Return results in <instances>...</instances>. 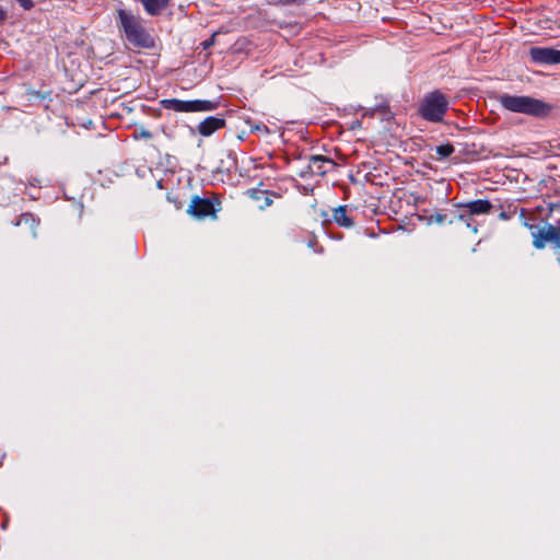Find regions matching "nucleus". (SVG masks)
I'll return each instance as SVG.
<instances>
[{"label":"nucleus","instance_id":"f257e3e1","mask_svg":"<svg viewBox=\"0 0 560 560\" xmlns=\"http://www.w3.org/2000/svg\"><path fill=\"white\" fill-rule=\"evenodd\" d=\"M498 103L509 112L533 116L545 115L549 109L544 102L525 95L504 93L498 96Z\"/></svg>","mask_w":560,"mask_h":560},{"label":"nucleus","instance_id":"f03ea898","mask_svg":"<svg viewBox=\"0 0 560 560\" xmlns=\"http://www.w3.org/2000/svg\"><path fill=\"white\" fill-rule=\"evenodd\" d=\"M117 13L121 28L130 44L141 48H150L154 45L153 38L136 15L122 9L118 10Z\"/></svg>","mask_w":560,"mask_h":560},{"label":"nucleus","instance_id":"7ed1b4c3","mask_svg":"<svg viewBox=\"0 0 560 560\" xmlns=\"http://www.w3.org/2000/svg\"><path fill=\"white\" fill-rule=\"evenodd\" d=\"M448 109V100L441 91H433L422 98L419 105L420 116L430 122H441Z\"/></svg>","mask_w":560,"mask_h":560},{"label":"nucleus","instance_id":"20e7f679","mask_svg":"<svg viewBox=\"0 0 560 560\" xmlns=\"http://www.w3.org/2000/svg\"><path fill=\"white\" fill-rule=\"evenodd\" d=\"M532 60L540 65L560 63V50L550 47H533L529 50Z\"/></svg>","mask_w":560,"mask_h":560},{"label":"nucleus","instance_id":"39448f33","mask_svg":"<svg viewBox=\"0 0 560 560\" xmlns=\"http://www.w3.org/2000/svg\"><path fill=\"white\" fill-rule=\"evenodd\" d=\"M187 212L197 219H203L213 215L215 212L211 200L207 198L195 197L189 205Z\"/></svg>","mask_w":560,"mask_h":560},{"label":"nucleus","instance_id":"423d86ee","mask_svg":"<svg viewBox=\"0 0 560 560\" xmlns=\"http://www.w3.org/2000/svg\"><path fill=\"white\" fill-rule=\"evenodd\" d=\"M217 107V102L208 100L183 101L182 113L211 112Z\"/></svg>","mask_w":560,"mask_h":560},{"label":"nucleus","instance_id":"0eeeda50","mask_svg":"<svg viewBox=\"0 0 560 560\" xmlns=\"http://www.w3.org/2000/svg\"><path fill=\"white\" fill-rule=\"evenodd\" d=\"M225 120L223 118L210 116L203 119L197 127L198 132L203 137H209L217 130L223 128Z\"/></svg>","mask_w":560,"mask_h":560},{"label":"nucleus","instance_id":"6e6552de","mask_svg":"<svg viewBox=\"0 0 560 560\" xmlns=\"http://www.w3.org/2000/svg\"><path fill=\"white\" fill-rule=\"evenodd\" d=\"M458 207L468 209L470 214H486L491 210L492 205L488 200L478 199L466 203H460Z\"/></svg>","mask_w":560,"mask_h":560},{"label":"nucleus","instance_id":"1a4fd4ad","mask_svg":"<svg viewBox=\"0 0 560 560\" xmlns=\"http://www.w3.org/2000/svg\"><path fill=\"white\" fill-rule=\"evenodd\" d=\"M330 163V160L322 155H313L310 159L308 168L315 175H325L327 170L326 165Z\"/></svg>","mask_w":560,"mask_h":560},{"label":"nucleus","instance_id":"9d476101","mask_svg":"<svg viewBox=\"0 0 560 560\" xmlns=\"http://www.w3.org/2000/svg\"><path fill=\"white\" fill-rule=\"evenodd\" d=\"M332 219L338 225L343 228H350L353 225V221L348 217L347 208L345 206H339L334 209Z\"/></svg>","mask_w":560,"mask_h":560},{"label":"nucleus","instance_id":"9b49d317","mask_svg":"<svg viewBox=\"0 0 560 560\" xmlns=\"http://www.w3.org/2000/svg\"><path fill=\"white\" fill-rule=\"evenodd\" d=\"M548 224L544 228H537L533 231V245L537 249H542L547 243Z\"/></svg>","mask_w":560,"mask_h":560},{"label":"nucleus","instance_id":"f8f14e48","mask_svg":"<svg viewBox=\"0 0 560 560\" xmlns=\"http://www.w3.org/2000/svg\"><path fill=\"white\" fill-rule=\"evenodd\" d=\"M248 194L253 199H255L257 201H260V200L262 201L261 203L258 205L259 209H265L272 203V199L270 198V196L268 195L267 191L252 189L248 191Z\"/></svg>","mask_w":560,"mask_h":560},{"label":"nucleus","instance_id":"ddd939ff","mask_svg":"<svg viewBox=\"0 0 560 560\" xmlns=\"http://www.w3.org/2000/svg\"><path fill=\"white\" fill-rule=\"evenodd\" d=\"M547 242H551L560 248V228L548 224Z\"/></svg>","mask_w":560,"mask_h":560},{"label":"nucleus","instance_id":"4468645a","mask_svg":"<svg viewBox=\"0 0 560 560\" xmlns=\"http://www.w3.org/2000/svg\"><path fill=\"white\" fill-rule=\"evenodd\" d=\"M454 147L451 143L441 144L435 148L439 160L448 158L454 152Z\"/></svg>","mask_w":560,"mask_h":560},{"label":"nucleus","instance_id":"2eb2a0df","mask_svg":"<svg viewBox=\"0 0 560 560\" xmlns=\"http://www.w3.org/2000/svg\"><path fill=\"white\" fill-rule=\"evenodd\" d=\"M162 105L166 109H172L182 113L183 101L177 98H167L162 101Z\"/></svg>","mask_w":560,"mask_h":560},{"label":"nucleus","instance_id":"dca6fc26","mask_svg":"<svg viewBox=\"0 0 560 560\" xmlns=\"http://www.w3.org/2000/svg\"><path fill=\"white\" fill-rule=\"evenodd\" d=\"M21 224L30 225L31 231H32L33 235L35 236L36 222H35V218L33 217V214H31V213L22 214L21 219L18 221L16 225H21Z\"/></svg>","mask_w":560,"mask_h":560},{"label":"nucleus","instance_id":"f3484780","mask_svg":"<svg viewBox=\"0 0 560 560\" xmlns=\"http://www.w3.org/2000/svg\"><path fill=\"white\" fill-rule=\"evenodd\" d=\"M525 213H526L525 209H521V211H520V217H521V219L523 220V225H524L525 228H527V229L530 231V234H533V231H535V230L537 229V226H536V225H534V224H532V223H529V222L525 219Z\"/></svg>","mask_w":560,"mask_h":560},{"label":"nucleus","instance_id":"a211bd4d","mask_svg":"<svg viewBox=\"0 0 560 560\" xmlns=\"http://www.w3.org/2000/svg\"><path fill=\"white\" fill-rule=\"evenodd\" d=\"M250 129L253 131H257V132H261V133H266V135L270 133L269 128L264 124H257V125L250 126Z\"/></svg>","mask_w":560,"mask_h":560},{"label":"nucleus","instance_id":"6ab92c4d","mask_svg":"<svg viewBox=\"0 0 560 560\" xmlns=\"http://www.w3.org/2000/svg\"><path fill=\"white\" fill-rule=\"evenodd\" d=\"M215 36H217V33L212 34V36L209 38V39H206L201 43V46L203 49H208L210 48L211 46L214 45L215 43Z\"/></svg>","mask_w":560,"mask_h":560},{"label":"nucleus","instance_id":"aec40b11","mask_svg":"<svg viewBox=\"0 0 560 560\" xmlns=\"http://www.w3.org/2000/svg\"><path fill=\"white\" fill-rule=\"evenodd\" d=\"M16 1L25 10H30L31 8H33V1L32 0H16Z\"/></svg>","mask_w":560,"mask_h":560},{"label":"nucleus","instance_id":"412c9836","mask_svg":"<svg viewBox=\"0 0 560 560\" xmlns=\"http://www.w3.org/2000/svg\"><path fill=\"white\" fill-rule=\"evenodd\" d=\"M139 135H140V137L147 138V139H150L152 137L151 132L148 130H144V129L141 130Z\"/></svg>","mask_w":560,"mask_h":560},{"label":"nucleus","instance_id":"4be33fe9","mask_svg":"<svg viewBox=\"0 0 560 560\" xmlns=\"http://www.w3.org/2000/svg\"><path fill=\"white\" fill-rule=\"evenodd\" d=\"M499 218H500L501 220H509L511 217H510V214H509L508 212L502 211V212L500 213Z\"/></svg>","mask_w":560,"mask_h":560},{"label":"nucleus","instance_id":"5701e85b","mask_svg":"<svg viewBox=\"0 0 560 560\" xmlns=\"http://www.w3.org/2000/svg\"><path fill=\"white\" fill-rule=\"evenodd\" d=\"M7 14L5 11L0 7V21H3L5 19Z\"/></svg>","mask_w":560,"mask_h":560},{"label":"nucleus","instance_id":"b1692460","mask_svg":"<svg viewBox=\"0 0 560 560\" xmlns=\"http://www.w3.org/2000/svg\"><path fill=\"white\" fill-rule=\"evenodd\" d=\"M458 220H460V221H467V217H466V214L460 213V214L458 215Z\"/></svg>","mask_w":560,"mask_h":560},{"label":"nucleus","instance_id":"393cba45","mask_svg":"<svg viewBox=\"0 0 560 560\" xmlns=\"http://www.w3.org/2000/svg\"><path fill=\"white\" fill-rule=\"evenodd\" d=\"M471 230H472L474 233H477V228L476 226L471 228Z\"/></svg>","mask_w":560,"mask_h":560}]
</instances>
